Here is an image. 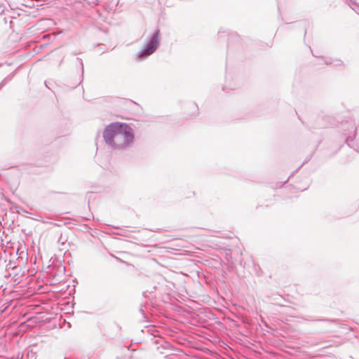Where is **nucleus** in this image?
<instances>
[{
	"instance_id": "1",
	"label": "nucleus",
	"mask_w": 359,
	"mask_h": 359,
	"mask_svg": "<svg viewBox=\"0 0 359 359\" xmlns=\"http://www.w3.org/2000/svg\"><path fill=\"white\" fill-rule=\"evenodd\" d=\"M105 144L111 149L123 151L128 149L133 143L134 132L124 123L114 122L105 127L103 131Z\"/></svg>"
},
{
	"instance_id": "2",
	"label": "nucleus",
	"mask_w": 359,
	"mask_h": 359,
	"mask_svg": "<svg viewBox=\"0 0 359 359\" xmlns=\"http://www.w3.org/2000/svg\"><path fill=\"white\" fill-rule=\"evenodd\" d=\"M160 42L161 32L159 29H156L152 34L147 37L142 50L137 53V57L142 60L147 58L157 50Z\"/></svg>"
},
{
	"instance_id": "3",
	"label": "nucleus",
	"mask_w": 359,
	"mask_h": 359,
	"mask_svg": "<svg viewBox=\"0 0 359 359\" xmlns=\"http://www.w3.org/2000/svg\"><path fill=\"white\" fill-rule=\"evenodd\" d=\"M356 13L359 15V4L355 0H348L346 3Z\"/></svg>"
},
{
	"instance_id": "4",
	"label": "nucleus",
	"mask_w": 359,
	"mask_h": 359,
	"mask_svg": "<svg viewBox=\"0 0 359 359\" xmlns=\"http://www.w3.org/2000/svg\"><path fill=\"white\" fill-rule=\"evenodd\" d=\"M326 65H333L334 66H341L344 62L339 59H330L329 60H325Z\"/></svg>"
},
{
	"instance_id": "5",
	"label": "nucleus",
	"mask_w": 359,
	"mask_h": 359,
	"mask_svg": "<svg viewBox=\"0 0 359 359\" xmlns=\"http://www.w3.org/2000/svg\"><path fill=\"white\" fill-rule=\"evenodd\" d=\"M13 76V74L6 76L1 83H0V89H1L7 82L10 81Z\"/></svg>"
},
{
	"instance_id": "6",
	"label": "nucleus",
	"mask_w": 359,
	"mask_h": 359,
	"mask_svg": "<svg viewBox=\"0 0 359 359\" xmlns=\"http://www.w3.org/2000/svg\"><path fill=\"white\" fill-rule=\"evenodd\" d=\"M76 60L79 62V65H81V72H82V75H83V62H82L81 59H80L79 57H77Z\"/></svg>"
},
{
	"instance_id": "7",
	"label": "nucleus",
	"mask_w": 359,
	"mask_h": 359,
	"mask_svg": "<svg viewBox=\"0 0 359 359\" xmlns=\"http://www.w3.org/2000/svg\"><path fill=\"white\" fill-rule=\"evenodd\" d=\"M353 138H352L351 137H346V144H347L349 147H351L350 142H353Z\"/></svg>"
},
{
	"instance_id": "8",
	"label": "nucleus",
	"mask_w": 359,
	"mask_h": 359,
	"mask_svg": "<svg viewBox=\"0 0 359 359\" xmlns=\"http://www.w3.org/2000/svg\"><path fill=\"white\" fill-rule=\"evenodd\" d=\"M318 320H320V321L330 322V320H327V319H318Z\"/></svg>"
},
{
	"instance_id": "9",
	"label": "nucleus",
	"mask_w": 359,
	"mask_h": 359,
	"mask_svg": "<svg viewBox=\"0 0 359 359\" xmlns=\"http://www.w3.org/2000/svg\"><path fill=\"white\" fill-rule=\"evenodd\" d=\"M140 312L142 313L143 316H144V310L142 309V306H141L140 309Z\"/></svg>"
},
{
	"instance_id": "10",
	"label": "nucleus",
	"mask_w": 359,
	"mask_h": 359,
	"mask_svg": "<svg viewBox=\"0 0 359 359\" xmlns=\"http://www.w3.org/2000/svg\"><path fill=\"white\" fill-rule=\"evenodd\" d=\"M100 0H95V1H93V3H95V4H97L98 2H100Z\"/></svg>"
},
{
	"instance_id": "11",
	"label": "nucleus",
	"mask_w": 359,
	"mask_h": 359,
	"mask_svg": "<svg viewBox=\"0 0 359 359\" xmlns=\"http://www.w3.org/2000/svg\"><path fill=\"white\" fill-rule=\"evenodd\" d=\"M354 133H356V130L355 129ZM355 135V133H354V136Z\"/></svg>"
},
{
	"instance_id": "12",
	"label": "nucleus",
	"mask_w": 359,
	"mask_h": 359,
	"mask_svg": "<svg viewBox=\"0 0 359 359\" xmlns=\"http://www.w3.org/2000/svg\"><path fill=\"white\" fill-rule=\"evenodd\" d=\"M344 1H345L346 4L348 2V0H344Z\"/></svg>"
},
{
	"instance_id": "13",
	"label": "nucleus",
	"mask_w": 359,
	"mask_h": 359,
	"mask_svg": "<svg viewBox=\"0 0 359 359\" xmlns=\"http://www.w3.org/2000/svg\"><path fill=\"white\" fill-rule=\"evenodd\" d=\"M64 359H67V358H65Z\"/></svg>"
}]
</instances>
